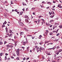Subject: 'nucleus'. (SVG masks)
<instances>
[{
  "instance_id": "nucleus-39",
  "label": "nucleus",
  "mask_w": 62,
  "mask_h": 62,
  "mask_svg": "<svg viewBox=\"0 0 62 62\" xmlns=\"http://www.w3.org/2000/svg\"><path fill=\"white\" fill-rule=\"evenodd\" d=\"M35 9V8H31L32 10H34V9Z\"/></svg>"
},
{
  "instance_id": "nucleus-37",
  "label": "nucleus",
  "mask_w": 62,
  "mask_h": 62,
  "mask_svg": "<svg viewBox=\"0 0 62 62\" xmlns=\"http://www.w3.org/2000/svg\"><path fill=\"white\" fill-rule=\"evenodd\" d=\"M21 47L23 49V50H24V48H25L24 47Z\"/></svg>"
},
{
  "instance_id": "nucleus-40",
  "label": "nucleus",
  "mask_w": 62,
  "mask_h": 62,
  "mask_svg": "<svg viewBox=\"0 0 62 62\" xmlns=\"http://www.w3.org/2000/svg\"><path fill=\"white\" fill-rule=\"evenodd\" d=\"M41 17H43L42 16H40L38 17L39 18H41Z\"/></svg>"
},
{
  "instance_id": "nucleus-21",
  "label": "nucleus",
  "mask_w": 62,
  "mask_h": 62,
  "mask_svg": "<svg viewBox=\"0 0 62 62\" xmlns=\"http://www.w3.org/2000/svg\"><path fill=\"white\" fill-rule=\"evenodd\" d=\"M38 20V23H39V22H40V19H39Z\"/></svg>"
},
{
  "instance_id": "nucleus-32",
  "label": "nucleus",
  "mask_w": 62,
  "mask_h": 62,
  "mask_svg": "<svg viewBox=\"0 0 62 62\" xmlns=\"http://www.w3.org/2000/svg\"><path fill=\"white\" fill-rule=\"evenodd\" d=\"M39 44H40V45H42V42H40Z\"/></svg>"
},
{
  "instance_id": "nucleus-12",
  "label": "nucleus",
  "mask_w": 62,
  "mask_h": 62,
  "mask_svg": "<svg viewBox=\"0 0 62 62\" xmlns=\"http://www.w3.org/2000/svg\"><path fill=\"white\" fill-rule=\"evenodd\" d=\"M24 30H26V31H28V30H27V29L26 28H24Z\"/></svg>"
},
{
  "instance_id": "nucleus-45",
  "label": "nucleus",
  "mask_w": 62,
  "mask_h": 62,
  "mask_svg": "<svg viewBox=\"0 0 62 62\" xmlns=\"http://www.w3.org/2000/svg\"><path fill=\"white\" fill-rule=\"evenodd\" d=\"M29 49V47H28L27 48V49L28 51H29V49Z\"/></svg>"
},
{
  "instance_id": "nucleus-22",
  "label": "nucleus",
  "mask_w": 62,
  "mask_h": 62,
  "mask_svg": "<svg viewBox=\"0 0 62 62\" xmlns=\"http://www.w3.org/2000/svg\"><path fill=\"white\" fill-rule=\"evenodd\" d=\"M7 59V56H5V60H6Z\"/></svg>"
},
{
  "instance_id": "nucleus-7",
  "label": "nucleus",
  "mask_w": 62,
  "mask_h": 62,
  "mask_svg": "<svg viewBox=\"0 0 62 62\" xmlns=\"http://www.w3.org/2000/svg\"><path fill=\"white\" fill-rule=\"evenodd\" d=\"M21 33H20V36H22V35H23V33H24V32H20Z\"/></svg>"
},
{
  "instance_id": "nucleus-26",
  "label": "nucleus",
  "mask_w": 62,
  "mask_h": 62,
  "mask_svg": "<svg viewBox=\"0 0 62 62\" xmlns=\"http://www.w3.org/2000/svg\"><path fill=\"white\" fill-rule=\"evenodd\" d=\"M5 25H4L3 24L2 25V27L3 28V27H5Z\"/></svg>"
},
{
  "instance_id": "nucleus-42",
  "label": "nucleus",
  "mask_w": 62,
  "mask_h": 62,
  "mask_svg": "<svg viewBox=\"0 0 62 62\" xmlns=\"http://www.w3.org/2000/svg\"><path fill=\"white\" fill-rule=\"evenodd\" d=\"M40 7H41V8H43V7H44V6H42V5H40Z\"/></svg>"
},
{
  "instance_id": "nucleus-1",
  "label": "nucleus",
  "mask_w": 62,
  "mask_h": 62,
  "mask_svg": "<svg viewBox=\"0 0 62 62\" xmlns=\"http://www.w3.org/2000/svg\"><path fill=\"white\" fill-rule=\"evenodd\" d=\"M19 52L20 49L19 48L17 49V50H16V54L17 56H19V55H20Z\"/></svg>"
},
{
  "instance_id": "nucleus-41",
  "label": "nucleus",
  "mask_w": 62,
  "mask_h": 62,
  "mask_svg": "<svg viewBox=\"0 0 62 62\" xmlns=\"http://www.w3.org/2000/svg\"><path fill=\"white\" fill-rule=\"evenodd\" d=\"M48 43V41H45V43Z\"/></svg>"
},
{
  "instance_id": "nucleus-59",
  "label": "nucleus",
  "mask_w": 62,
  "mask_h": 62,
  "mask_svg": "<svg viewBox=\"0 0 62 62\" xmlns=\"http://www.w3.org/2000/svg\"><path fill=\"white\" fill-rule=\"evenodd\" d=\"M13 55L14 56H16L15 54H13Z\"/></svg>"
},
{
  "instance_id": "nucleus-25",
  "label": "nucleus",
  "mask_w": 62,
  "mask_h": 62,
  "mask_svg": "<svg viewBox=\"0 0 62 62\" xmlns=\"http://www.w3.org/2000/svg\"><path fill=\"white\" fill-rule=\"evenodd\" d=\"M3 53H1L0 54V56H2L3 55Z\"/></svg>"
},
{
  "instance_id": "nucleus-15",
  "label": "nucleus",
  "mask_w": 62,
  "mask_h": 62,
  "mask_svg": "<svg viewBox=\"0 0 62 62\" xmlns=\"http://www.w3.org/2000/svg\"><path fill=\"white\" fill-rule=\"evenodd\" d=\"M19 59H20V58H19L18 57L16 58V60H19Z\"/></svg>"
},
{
  "instance_id": "nucleus-34",
  "label": "nucleus",
  "mask_w": 62,
  "mask_h": 62,
  "mask_svg": "<svg viewBox=\"0 0 62 62\" xmlns=\"http://www.w3.org/2000/svg\"><path fill=\"white\" fill-rule=\"evenodd\" d=\"M59 28H62V25H61L60 26H59Z\"/></svg>"
},
{
  "instance_id": "nucleus-5",
  "label": "nucleus",
  "mask_w": 62,
  "mask_h": 62,
  "mask_svg": "<svg viewBox=\"0 0 62 62\" xmlns=\"http://www.w3.org/2000/svg\"><path fill=\"white\" fill-rule=\"evenodd\" d=\"M58 7L60 8H62V6H61V4H58Z\"/></svg>"
},
{
  "instance_id": "nucleus-29",
  "label": "nucleus",
  "mask_w": 62,
  "mask_h": 62,
  "mask_svg": "<svg viewBox=\"0 0 62 62\" xmlns=\"http://www.w3.org/2000/svg\"><path fill=\"white\" fill-rule=\"evenodd\" d=\"M59 35H60V33H58L57 34L56 36L57 37V36H59Z\"/></svg>"
},
{
  "instance_id": "nucleus-49",
  "label": "nucleus",
  "mask_w": 62,
  "mask_h": 62,
  "mask_svg": "<svg viewBox=\"0 0 62 62\" xmlns=\"http://www.w3.org/2000/svg\"><path fill=\"white\" fill-rule=\"evenodd\" d=\"M31 38H32V39H35V37H31Z\"/></svg>"
},
{
  "instance_id": "nucleus-56",
  "label": "nucleus",
  "mask_w": 62,
  "mask_h": 62,
  "mask_svg": "<svg viewBox=\"0 0 62 62\" xmlns=\"http://www.w3.org/2000/svg\"><path fill=\"white\" fill-rule=\"evenodd\" d=\"M29 59V57L27 58L26 59V60H28V59Z\"/></svg>"
},
{
  "instance_id": "nucleus-16",
  "label": "nucleus",
  "mask_w": 62,
  "mask_h": 62,
  "mask_svg": "<svg viewBox=\"0 0 62 62\" xmlns=\"http://www.w3.org/2000/svg\"><path fill=\"white\" fill-rule=\"evenodd\" d=\"M3 44V42L1 41L0 42V45H2Z\"/></svg>"
},
{
  "instance_id": "nucleus-54",
  "label": "nucleus",
  "mask_w": 62,
  "mask_h": 62,
  "mask_svg": "<svg viewBox=\"0 0 62 62\" xmlns=\"http://www.w3.org/2000/svg\"><path fill=\"white\" fill-rule=\"evenodd\" d=\"M5 55L7 56V55H8V54L7 53H6L5 54Z\"/></svg>"
},
{
  "instance_id": "nucleus-52",
  "label": "nucleus",
  "mask_w": 62,
  "mask_h": 62,
  "mask_svg": "<svg viewBox=\"0 0 62 62\" xmlns=\"http://www.w3.org/2000/svg\"><path fill=\"white\" fill-rule=\"evenodd\" d=\"M36 14V13H35V12H33V15H35Z\"/></svg>"
},
{
  "instance_id": "nucleus-53",
  "label": "nucleus",
  "mask_w": 62,
  "mask_h": 62,
  "mask_svg": "<svg viewBox=\"0 0 62 62\" xmlns=\"http://www.w3.org/2000/svg\"><path fill=\"white\" fill-rule=\"evenodd\" d=\"M52 10H55V9L54 8H52Z\"/></svg>"
},
{
  "instance_id": "nucleus-36",
  "label": "nucleus",
  "mask_w": 62,
  "mask_h": 62,
  "mask_svg": "<svg viewBox=\"0 0 62 62\" xmlns=\"http://www.w3.org/2000/svg\"><path fill=\"white\" fill-rule=\"evenodd\" d=\"M8 60H9V61H10V59L9 58L7 59Z\"/></svg>"
},
{
  "instance_id": "nucleus-44",
  "label": "nucleus",
  "mask_w": 62,
  "mask_h": 62,
  "mask_svg": "<svg viewBox=\"0 0 62 62\" xmlns=\"http://www.w3.org/2000/svg\"><path fill=\"white\" fill-rule=\"evenodd\" d=\"M59 52H58V53H56V54H57V55H58V54H59Z\"/></svg>"
},
{
  "instance_id": "nucleus-28",
  "label": "nucleus",
  "mask_w": 62,
  "mask_h": 62,
  "mask_svg": "<svg viewBox=\"0 0 62 62\" xmlns=\"http://www.w3.org/2000/svg\"><path fill=\"white\" fill-rule=\"evenodd\" d=\"M6 33H8V30H7V29H6Z\"/></svg>"
},
{
  "instance_id": "nucleus-4",
  "label": "nucleus",
  "mask_w": 62,
  "mask_h": 62,
  "mask_svg": "<svg viewBox=\"0 0 62 62\" xmlns=\"http://www.w3.org/2000/svg\"><path fill=\"white\" fill-rule=\"evenodd\" d=\"M7 46L8 47H10V48H13V46L8 45Z\"/></svg>"
},
{
  "instance_id": "nucleus-18",
  "label": "nucleus",
  "mask_w": 62,
  "mask_h": 62,
  "mask_svg": "<svg viewBox=\"0 0 62 62\" xmlns=\"http://www.w3.org/2000/svg\"><path fill=\"white\" fill-rule=\"evenodd\" d=\"M23 6L25 5H26V4H25V3H24V2H23Z\"/></svg>"
},
{
  "instance_id": "nucleus-55",
  "label": "nucleus",
  "mask_w": 62,
  "mask_h": 62,
  "mask_svg": "<svg viewBox=\"0 0 62 62\" xmlns=\"http://www.w3.org/2000/svg\"><path fill=\"white\" fill-rule=\"evenodd\" d=\"M26 41H28V40H27V38H26Z\"/></svg>"
},
{
  "instance_id": "nucleus-10",
  "label": "nucleus",
  "mask_w": 62,
  "mask_h": 62,
  "mask_svg": "<svg viewBox=\"0 0 62 62\" xmlns=\"http://www.w3.org/2000/svg\"><path fill=\"white\" fill-rule=\"evenodd\" d=\"M47 4H49V5H51V4H52V3L50 2H48L47 3Z\"/></svg>"
},
{
  "instance_id": "nucleus-46",
  "label": "nucleus",
  "mask_w": 62,
  "mask_h": 62,
  "mask_svg": "<svg viewBox=\"0 0 62 62\" xmlns=\"http://www.w3.org/2000/svg\"><path fill=\"white\" fill-rule=\"evenodd\" d=\"M13 4V1H11V4Z\"/></svg>"
},
{
  "instance_id": "nucleus-2",
  "label": "nucleus",
  "mask_w": 62,
  "mask_h": 62,
  "mask_svg": "<svg viewBox=\"0 0 62 62\" xmlns=\"http://www.w3.org/2000/svg\"><path fill=\"white\" fill-rule=\"evenodd\" d=\"M39 51H40V52H41V51H43V50H45V48L42 47H40L39 49Z\"/></svg>"
},
{
  "instance_id": "nucleus-30",
  "label": "nucleus",
  "mask_w": 62,
  "mask_h": 62,
  "mask_svg": "<svg viewBox=\"0 0 62 62\" xmlns=\"http://www.w3.org/2000/svg\"><path fill=\"white\" fill-rule=\"evenodd\" d=\"M35 48H36V49H39V47H38V46H35Z\"/></svg>"
},
{
  "instance_id": "nucleus-38",
  "label": "nucleus",
  "mask_w": 62,
  "mask_h": 62,
  "mask_svg": "<svg viewBox=\"0 0 62 62\" xmlns=\"http://www.w3.org/2000/svg\"><path fill=\"white\" fill-rule=\"evenodd\" d=\"M47 54V55H51V54H50V53H48Z\"/></svg>"
},
{
  "instance_id": "nucleus-51",
  "label": "nucleus",
  "mask_w": 62,
  "mask_h": 62,
  "mask_svg": "<svg viewBox=\"0 0 62 62\" xmlns=\"http://www.w3.org/2000/svg\"><path fill=\"white\" fill-rule=\"evenodd\" d=\"M15 11H16V12H17L18 11H17V9H16L15 10Z\"/></svg>"
},
{
  "instance_id": "nucleus-9",
  "label": "nucleus",
  "mask_w": 62,
  "mask_h": 62,
  "mask_svg": "<svg viewBox=\"0 0 62 62\" xmlns=\"http://www.w3.org/2000/svg\"><path fill=\"white\" fill-rule=\"evenodd\" d=\"M7 22H6V21H5V22L3 23V24H4V25L6 24H7Z\"/></svg>"
},
{
  "instance_id": "nucleus-43",
  "label": "nucleus",
  "mask_w": 62,
  "mask_h": 62,
  "mask_svg": "<svg viewBox=\"0 0 62 62\" xmlns=\"http://www.w3.org/2000/svg\"><path fill=\"white\" fill-rule=\"evenodd\" d=\"M42 59H45V57L43 56L42 57Z\"/></svg>"
},
{
  "instance_id": "nucleus-63",
  "label": "nucleus",
  "mask_w": 62,
  "mask_h": 62,
  "mask_svg": "<svg viewBox=\"0 0 62 62\" xmlns=\"http://www.w3.org/2000/svg\"><path fill=\"white\" fill-rule=\"evenodd\" d=\"M56 54H55L54 55V57H56Z\"/></svg>"
},
{
  "instance_id": "nucleus-11",
  "label": "nucleus",
  "mask_w": 62,
  "mask_h": 62,
  "mask_svg": "<svg viewBox=\"0 0 62 62\" xmlns=\"http://www.w3.org/2000/svg\"><path fill=\"white\" fill-rule=\"evenodd\" d=\"M26 43H28V42L27 41L26 42H23V44H26Z\"/></svg>"
},
{
  "instance_id": "nucleus-6",
  "label": "nucleus",
  "mask_w": 62,
  "mask_h": 62,
  "mask_svg": "<svg viewBox=\"0 0 62 62\" xmlns=\"http://www.w3.org/2000/svg\"><path fill=\"white\" fill-rule=\"evenodd\" d=\"M25 18H26V19H28L29 18V17L27 15H25L24 16Z\"/></svg>"
},
{
  "instance_id": "nucleus-14",
  "label": "nucleus",
  "mask_w": 62,
  "mask_h": 62,
  "mask_svg": "<svg viewBox=\"0 0 62 62\" xmlns=\"http://www.w3.org/2000/svg\"><path fill=\"white\" fill-rule=\"evenodd\" d=\"M62 50L61 49H60V50H59V51H58L59 53H60V52H62Z\"/></svg>"
},
{
  "instance_id": "nucleus-61",
  "label": "nucleus",
  "mask_w": 62,
  "mask_h": 62,
  "mask_svg": "<svg viewBox=\"0 0 62 62\" xmlns=\"http://www.w3.org/2000/svg\"><path fill=\"white\" fill-rule=\"evenodd\" d=\"M28 8H27L26 9V10L27 11V10H28Z\"/></svg>"
},
{
  "instance_id": "nucleus-19",
  "label": "nucleus",
  "mask_w": 62,
  "mask_h": 62,
  "mask_svg": "<svg viewBox=\"0 0 62 62\" xmlns=\"http://www.w3.org/2000/svg\"><path fill=\"white\" fill-rule=\"evenodd\" d=\"M23 13V12L22 11L20 12V15H22Z\"/></svg>"
},
{
  "instance_id": "nucleus-58",
  "label": "nucleus",
  "mask_w": 62,
  "mask_h": 62,
  "mask_svg": "<svg viewBox=\"0 0 62 62\" xmlns=\"http://www.w3.org/2000/svg\"><path fill=\"white\" fill-rule=\"evenodd\" d=\"M22 10H23V11H24V8L23 9H22Z\"/></svg>"
},
{
  "instance_id": "nucleus-50",
  "label": "nucleus",
  "mask_w": 62,
  "mask_h": 62,
  "mask_svg": "<svg viewBox=\"0 0 62 62\" xmlns=\"http://www.w3.org/2000/svg\"><path fill=\"white\" fill-rule=\"evenodd\" d=\"M39 38H41V37H42V36L41 35H40L39 36Z\"/></svg>"
},
{
  "instance_id": "nucleus-20",
  "label": "nucleus",
  "mask_w": 62,
  "mask_h": 62,
  "mask_svg": "<svg viewBox=\"0 0 62 62\" xmlns=\"http://www.w3.org/2000/svg\"><path fill=\"white\" fill-rule=\"evenodd\" d=\"M60 47L59 46H57L56 47V48L57 49H59V48H60Z\"/></svg>"
},
{
  "instance_id": "nucleus-27",
  "label": "nucleus",
  "mask_w": 62,
  "mask_h": 62,
  "mask_svg": "<svg viewBox=\"0 0 62 62\" xmlns=\"http://www.w3.org/2000/svg\"><path fill=\"white\" fill-rule=\"evenodd\" d=\"M54 17V16H50V18H53Z\"/></svg>"
},
{
  "instance_id": "nucleus-64",
  "label": "nucleus",
  "mask_w": 62,
  "mask_h": 62,
  "mask_svg": "<svg viewBox=\"0 0 62 62\" xmlns=\"http://www.w3.org/2000/svg\"><path fill=\"white\" fill-rule=\"evenodd\" d=\"M49 6L48 7H47L46 8H47V9H48L49 8Z\"/></svg>"
},
{
  "instance_id": "nucleus-31",
  "label": "nucleus",
  "mask_w": 62,
  "mask_h": 62,
  "mask_svg": "<svg viewBox=\"0 0 62 62\" xmlns=\"http://www.w3.org/2000/svg\"><path fill=\"white\" fill-rule=\"evenodd\" d=\"M6 43H7V41H4V44H5Z\"/></svg>"
},
{
  "instance_id": "nucleus-48",
  "label": "nucleus",
  "mask_w": 62,
  "mask_h": 62,
  "mask_svg": "<svg viewBox=\"0 0 62 62\" xmlns=\"http://www.w3.org/2000/svg\"><path fill=\"white\" fill-rule=\"evenodd\" d=\"M41 20H42V21H43V22H44V20L42 19H41Z\"/></svg>"
},
{
  "instance_id": "nucleus-57",
  "label": "nucleus",
  "mask_w": 62,
  "mask_h": 62,
  "mask_svg": "<svg viewBox=\"0 0 62 62\" xmlns=\"http://www.w3.org/2000/svg\"><path fill=\"white\" fill-rule=\"evenodd\" d=\"M53 3H56V1H54L53 2Z\"/></svg>"
},
{
  "instance_id": "nucleus-35",
  "label": "nucleus",
  "mask_w": 62,
  "mask_h": 62,
  "mask_svg": "<svg viewBox=\"0 0 62 62\" xmlns=\"http://www.w3.org/2000/svg\"><path fill=\"white\" fill-rule=\"evenodd\" d=\"M5 10L6 11H7V12H8V11L7 9H5Z\"/></svg>"
},
{
  "instance_id": "nucleus-47",
  "label": "nucleus",
  "mask_w": 62,
  "mask_h": 62,
  "mask_svg": "<svg viewBox=\"0 0 62 62\" xmlns=\"http://www.w3.org/2000/svg\"><path fill=\"white\" fill-rule=\"evenodd\" d=\"M26 58H25L24 57V58L23 59V60H25L26 59Z\"/></svg>"
},
{
  "instance_id": "nucleus-23",
  "label": "nucleus",
  "mask_w": 62,
  "mask_h": 62,
  "mask_svg": "<svg viewBox=\"0 0 62 62\" xmlns=\"http://www.w3.org/2000/svg\"><path fill=\"white\" fill-rule=\"evenodd\" d=\"M49 35L51 36V35H53V32H50L49 33Z\"/></svg>"
},
{
  "instance_id": "nucleus-3",
  "label": "nucleus",
  "mask_w": 62,
  "mask_h": 62,
  "mask_svg": "<svg viewBox=\"0 0 62 62\" xmlns=\"http://www.w3.org/2000/svg\"><path fill=\"white\" fill-rule=\"evenodd\" d=\"M19 23V24L21 25V26H23V23L20 22Z\"/></svg>"
},
{
  "instance_id": "nucleus-8",
  "label": "nucleus",
  "mask_w": 62,
  "mask_h": 62,
  "mask_svg": "<svg viewBox=\"0 0 62 62\" xmlns=\"http://www.w3.org/2000/svg\"><path fill=\"white\" fill-rule=\"evenodd\" d=\"M25 22L26 23H28L29 21H28V20L27 19H25Z\"/></svg>"
},
{
  "instance_id": "nucleus-13",
  "label": "nucleus",
  "mask_w": 62,
  "mask_h": 62,
  "mask_svg": "<svg viewBox=\"0 0 62 62\" xmlns=\"http://www.w3.org/2000/svg\"><path fill=\"white\" fill-rule=\"evenodd\" d=\"M54 21V20H50V23H52V22H53Z\"/></svg>"
},
{
  "instance_id": "nucleus-33",
  "label": "nucleus",
  "mask_w": 62,
  "mask_h": 62,
  "mask_svg": "<svg viewBox=\"0 0 62 62\" xmlns=\"http://www.w3.org/2000/svg\"><path fill=\"white\" fill-rule=\"evenodd\" d=\"M12 36V34H10L9 35V37H11Z\"/></svg>"
},
{
  "instance_id": "nucleus-17",
  "label": "nucleus",
  "mask_w": 62,
  "mask_h": 62,
  "mask_svg": "<svg viewBox=\"0 0 62 62\" xmlns=\"http://www.w3.org/2000/svg\"><path fill=\"white\" fill-rule=\"evenodd\" d=\"M56 48V46H54V47H53L52 48V49L53 50H54V49H55Z\"/></svg>"
},
{
  "instance_id": "nucleus-62",
  "label": "nucleus",
  "mask_w": 62,
  "mask_h": 62,
  "mask_svg": "<svg viewBox=\"0 0 62 62\" xmlns=\"http://www.w3.org/2000/svg\"><path fill=\"white\" fill-rule=\"evenodd\" d=\"M15 46H16V45H17V44H16V43H15Z\"/></svg>"
},
{
  "instance_id": "nucleus-60",
  "label": "nucleus",
  "mask_w": 62,
  "mask_h": 62,
  "mask_svg": "<svg viewBox=\"0 0 62 62\" xmlns=\"http://www.w3.org/2000/svg\"><path fill=\"white\" fill-rule=\"evenodd\" d=\"M42 3L43 4H44V3H45V2H44V1H43V2H42Z\"/></svg>"
},
{
  "instance_id": "nucleus-24",
  "label": "nucleus",
  "mask_w": 62,
  "mask_h": 62,
  "mask_svg": "<svg viewBox=\"0 0 62 62\" xmlns=\"http://www.w3.org/2000/svg\"><path fill=\"white\" fill-rule=\"evenodd\" d=\"M12 32V30H9V33H11Z\"/></svg>"
}]
</instances>
